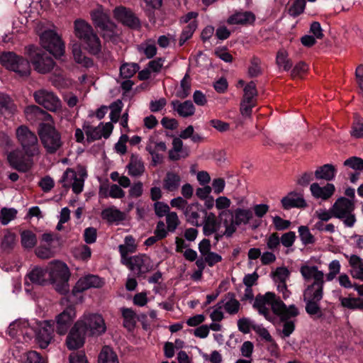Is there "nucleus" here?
I'll list each match as a JSON object with an SVG mask.
<instances>
[{
  "label": "nucleus",
  "instance_id": "nucleus-1",
  "mask_svg": "<svg viewBox=\"0 0 363 363\" xmlns=\"http://www.w3.org/2000/svg\"><path fill=\"white\" fill-rule=\"evenodd\" d=\"M323 284L324 282H313L303 291L306 311L314 320L322 318L323 316L320 306V302L323 296Z\"/></svg>",
  "mask_w": 363,
  "mask_h": 363
},
{
  "label": "nucleus",
  "instance_id": "nucleus-2",
  "mask_svg": "<svg viewBox=\"0 0 363 363\" xmlns=\"http://www.w3.org/2000/svg\"><path fill=\"white\" fill-rule=\"evenodd\" d=\"M48 281L57 291L65 294L69 291L70 273L67 264L61 261L55 260L49 263L46 268Z\"/></svg>",
  "mask_w": 363,
  "mask_h": 363
},
{
  "label": "nucleus",
  "instance_id": "nucleus-3",
  "mask_svg": "<svg viewBox=\"0 0 363 363\" xmlns=\"http://www.w3.org/2000/svg\"><path fill=\"white\" fill-rule=\"evenodd\" d=\"M38 134L44 148L49 154L57 152L63 145L60 133L52 124L41 123Z\"/></svg>",
  "mask_w": 363,
  "mask_h": 363
},
{
  "label": "nucleus",
  "instance_id": "nucleus-4",
  "mask_svg": "<svg viewBox=\"0 0 363 363\" xmlns=\"http://www.w3.org/2000/svg\"><path fill=\"white\" fill-rule=\"evenodd\" d=\"M35 320L29 322L26 319H17L10 323L7 333L16 342L28 343L35 336Z\"/></svg>",
  "mask_w": 363,
  "mask_h": 363
},
{
  "label": "nucleus",
  "instance_id": "nucleus-5",
  "mask_svg": "<svg viewBox=\"0 0 363 363\" xmlns=\"http://www.w3.org/2000/svg\"><path fill=\"white\" fill-rule=\"evenodd\" d=\"M354 208V201L343 196L338 198L332 206L334 218L342 220L347 228H352L357 222Z\"/></svg>",
  "mask_w": 363,
  "mask_h": 363
},
{
  "label": "nucleus",
  "instance_id": "nucleus-6",
  "mask_svg": "<svg viewBox=\"0 0 363 363\" xmlns=\"http://www.w3.org/2000/svg\"><path fill=\"white\" fill-rule=\"evenodd\" d=\"M0 63L6 69L15 72L20 77H28L30 74L29 61L13 52L1 53Z\"/></svg>",
  "mask_w": 363,
  "mask_h": 363
},
{
  "label": "nucleus",
  "instance_id": "nucleus-7",
  "mask_svg": "<svg viewBox=\"0 0 363 363\" xmlns=\"http://www.w3.org/2000/svg\"><path fill=\"white\" fill-rule=\"evenodd\" d=\"M16 138L28 157H34L40 155L37 135L28 126L25 125L18 126L16 130Z\"/></svg>",
  "mask_w": 363,
  "mask_h": 363
},
{
  "label": "nucleus",
  "instance_id": "nucleus-8",
  "mask_svg": "<svg viewBox=\"0 0 363 363\" xmlns=\"http://www.w3.org/2000/svg\"><path fill=\"white\" fill-rule=\"evenodd\" d=\"M87 173L85 168L80 167L77 171L68 168L63 173L60 179L62 186L65 188H72L74 193L80 194L84 189V184Z\"/></svg>",
  "mask_w": 363,
  "mask_h": 363
},
{
  "label": "nucleus",
  "instance_id": "nucleus-9",
  "mask_svg": "<svg viewBox=\"0 0 363 363\" xmlns=\"http://www.w3.org/2000/svg\"><path fill=\"white\" fill-rule=\"evenodd\" d=\"M230 220L225 219L223 225L225 228L224 235L230 237L236 230L237 227L247 224L253 217V212L250 208H238L233 212Z\"/></svg>",
  "mask_w": 363,
  "mask_h": 363
},
{
  "label": "nucleus",
  "instance_id": "nucleus-10",
  "mask_svg": "<svg viewBox=\"0 0 363 363\" xmlns=\"http://www.w3.org/2000/svg\"><path fill=\"white\" fill-rule=\"evenodd\" d=\"M40 38L41 46L55 58H59L64 55L65 45L61 38L54 30L44 31Z\"/></svg>",
  "mask_w": 363,
  "mask_h": 363
},
{
  "label": "nucleus",
  "instance_id": "nucleus-11",
  "mask_svg": "<svg viewBox=\"0 0 363 363\" xmlns=\"http://www.w3.org/2000/svg\"><path fill=\"white\" fill-rule=\"evenodd\" d=\"M91 17L95 26L99 28L105 37H111L116 33V26L110 20L109 13L101 6L91 12Z\"/></svg>",
  "mask_w": 363,
  "mask_h": 363
},
{
  "label": "nucleus",
  "instance_id": "nucleus-12",
  "mask_svg": "<svg viewBox=\"0 0 363 363\" xmlns=\"http://www.w3.org/2000/svg\"><path fill=\"white\" fill-rule=\"evenodd\" d=\"M78 320H82V328L93 335L104 333L106 326L103 317L96 313H85Z\"/></svg>",
  "mask_w": 363,
  "mask_h": 363
},
{
  "label": "nucleus",
  "instance_id": "nucleus-13",
  "mask_svg": "<svg viewBox=\"0 0 363 363\" xmlns=\"http://www.w3.org/2000/svg\"><path fill=\"white\" fill-rule=\"evenodd\" d=\"M34 326L35 340L38 344L43 349L48 347L53 339L54 321L44 320L39 323L35 321Z\"/></svg>",
  "mask_w": 363,
  "mask_h": 363
},
{
  "label": "nucleus",
  "instance_id": "nucleus-14",
  "mask_svg": "<svg viewBox=\"0 0 363 363\" xmlns=\"http://www.w3.org/2000/svg\"><path fill=\"white\" fill-rule=\"evenodd\" d=\"M33 97L37 104L50 111L57 112L61 109V101L51 91L43 89L38 90L34 92Z\"/></svg>",
  "mask_w": 363,
  "mask_h": 363
},
{
  "label": "nucleus",
  "instance_id": "nucleus-15",
  "mask_svg": "<svg viewBox=\"0 0 363 363\" xmlns=\"http://www.w3.org/2000/svg\"><path fill=\"white\" fill-rule=\"evenodd\" d=\"M137 275L147 273L152 268L150 258L145 255H138L124 259L121 262Z\"/></svg>",
  "mask_w": 363,
  "mask_h": 363
},
{
  "label": "nucleus",
  "instance_id": "nucleus-16",
  "mask_svg": "<svg viewBox=\"0 0 363 363\" xmlns=\"http://www.w3.org/2000/svg\"><path fill=\"white\" fill-rule=\"evenodd\" d=\"M290 271L285 267H279L272 271L271 277L277 287V291L284 299L288 298L291 292L287 288L286 281L289 279Z\"/></svg>",
  "mask_w": 363,
  "mask_h": 363
},
{
  "label": "nucleus",
  "instance_id": "nucleus-17",
  "mask_svg": "<svg viewBox=\"0 0 363 363\" xmlns=\"http://www.w3.org/2000/svg\"><path fill=\"white\" fill-rule=\"evenodd\" d=\"M87 140L94 141L104 138H108L113 130V125L111 123H100L97 126H91L89 123H85L83 125Z\"/></svg>",
  "mask_w": 363,
  "mask_h": 363
},
{
  "label": "nucleus",
  "instance_id": "nucleus-18",
  "mask_svg": "<svg viewBox=\"0 0 363 363\" xmlns=\"http://www.w3.org/2000/svg\"><path fill=\"white\" fill-rule=\"evenodd\" d=\"M75 308L70 305L55 317V329L57 334L63 335L67 333L72 323L76 318Z\"/></svg>",
  "mask_w": 363,
  "mask_h": 363
},
{
  "label": "nucleus",
  "instance_id": "nucleus-19",
  "mask_svg": "<svg viewBox=\"0 0 363 363\" xmlns=\"http://www.w3.org/2000/svg\"><path fill=\"white\" fill-rule=\"evenodd\" d=\"M82 320H77L70 329L66 339V345L70 350H77L84 344L85 330L82 328Z\"/></svg>",
  "mask_w": 363,
  "mask_h": 363
},
{
  "label": "nucleus",
  "instance_id": "nucleus-20",
  "mask_svg": "<svg viewBox=\"0 0 363 363\" xmlns=\"http://www.w3.org/2000/svg\"><path fill=\"white\" fill-rule=\"evenodd\" d=\"M30 57L35 70L40 74L50 72L55 65L52 57L38 50L34 51L33 55L30 53Z\"/></svg>",
  "mask_w": 363,
  "mask_h": 363
},
{
  "label": "nucleus",
  "instance_id": "nucleus-21",
  "mask_svg": "<svg viewBox=\"0 0 363 363\" xmlns=\"http://www.w3.org/2000/svg\"><path fill=\"white\" fill-rule=\"evenodd\" d=\"M32 158L28 157L24 152L23 153L20 150H15L7 155V160L10 165L21 172H26L31 167L33 164Z\"/></svg>",
  "mask_w": 363,
  "mask_h": 363
},
{
  "label": "nucleus",
  "instance_id": "nucleus-22",
  "mask_svg": "<svg viewBox=\"0 0 363 363\" xmlns=\"http://www.w3.org/2000/svg\"><path fill=\"white\" fill-rule=\"evenodd\" d=\"M274 293L267 292L264 296H257L253 303V307L257 310L260 315L269 319V308L273 310V304L278 301Z\"/></svg>",
  "mask_w": 363,
  "mask_h": 363
},
{
  "label": "nucleus",
  "instance_id": "nucleus-23",
  "mask_svg": "<svg viewBox=\"0 0 363 363\" xmlns=\"http://www.w3.org/2000/svg\"><path fill=\"white\" fill-rule=\"evenodd\" d=\"M104 284L102 279L96 275L88 274L81 277L72 289V295L75 296L90 288H100Z\"/></svg>",
  "mask_w": 363,
  "mask_h": 363
},
{
  "label": "nucleus",
  "instance_id": "nucleus-24",
  "mask_svg": "<svg viewBox=\"0 0 363 363\" xmlns=\"http://www.w3.org/2000/svg\"><path fill=\"white\" fill-rule=\"evenodd\" d=\"M206 213V210L198 202L189 203L184 213L186 220L194 225H201V218Z\"/></svg>",
  "mask_w": 363,
  "mask_h": 363
},
{
  "label": "nucleus",
  "instance_id": "nucleus-25",
  "mask_svg": "<svg viewBox=\"0 0 363 363\" xmlns=\"http://www.w3.org/2000/svg\"><path fill=\"white\" fill-rule=\"evenodd\" d=\"M310 191L315 199L327 201L334 195L335 186L332 183H327L321 186L318 183L314 182L310 186Z\"/></svg>",
  "mask_w": 363,
  "mask_h": 363
},
{
  "label": "nucleus",
  "instance_id": "nucleus-26",
  "mask_svg": "<svg viewBox=\"0 0 363 363\" xmlns=\"http://www.w3.org/2000/svg\"><path fill=\"white\" fill-rule=\"evenodd\" d=\"M24 114L26 120L32 123L40 121H51L52 120L50 114L35 105L26 107Z\"/></svg>",
  "mask_w": 363,
  "mask_h": 363
},
{
  "label": "nucleus",
  "instance_id": "nucleus-27",
  "mask_svg": "<svg viewBox=\"0 0 363 363\" xmlns=\"http://www.w3.org/2000/svg\"><path fill=\"white\" fill-rule=\"evenodd\" d=\"M281 203L284 209H291L293 208H305L307 203L303 199L302 194L296 191H291L286 196H284Z\"/></svg>",
  "mask_w": 363,
  "mask_h": 363
},
{
  "label": "nucleus",
  "instance_id": "nucleus-28",
  "mask_svg": "<svg viewBox=\"0 0 363 363\" xmlns=\"http://www.w3.org/2000/svg\"><path fill=\"white\" fill-rule=\"evenodd\" d=\"M273 311L278 315L282 320L295 317L298 314V310L294 305L287 307L279 298L273 304Z\"/></svg>",
  "mask_w": 363,
  "mask_h": 363
},
{
  "label": "nucleus",
  "instance_id": "nucleus-29",
  "mask_svg": "<svg viewBox=\"0 0 363 363\" xmlns=\"http://www.w3.org/2000/svg\"><path fill=\"white\" fill-rule=\"evenodd\" d=\"M113 15L116 20L129 27L135 28L139 25L138 19L131 11L124 7L116 8L113 11Z\"/></svg>",
  "mask_w": 363,
  "mask_h": 363
},
{
  "label": "nucleus",
  "instance_id": "nucleus-30",
  "mask_svg": "<svg viewBox=\"0 0 363 363\" xmlns=\"http://www.w3.org/2000/svg\"><path fill=\"white\" fill-rule=\"evenodd\" d=\"M101 217L109 223L118 225L126 219V213L112 206L102 211Z\"/></svg>",
  "mask_w": 363,
  "mask_h": 363
},
{
  "label": "nucleus",
  "instance_id": "nucleus-31",
  "mask_svg": "<svg viewBox=\"0 0 363 363\" xmlns=\"http://www.w3.org/2000/svg\"><path fill=\"white\" fill-rule=\"evenodd\" d=\"M231 203L230 199L225 196H218L215 200V207L218 212V217L223 223L225 219H228L230 215H232V211L229 210Z\"/></svg>",
  "mask_w": 363,
  "mask_h": 363
},
{
  "label": "nucleus",
  "instance_id": "nucleus-32",
  "mask_svg": "<svg viewBox=\"0 0 363 363\" xmlns=\"http://www.w3.org/2000/svg\"><path fill=\"white\" fill-rule=\"evenodd\" d=\"M74 33L82 42L94 33L91 26L83 19H77L74 22Z\"/></svg>",
  "mask_w": 363,
  "mask_h": 363
},
{
  "label": "nucleus",
  "instance_id": "nucleus-33",
  "mask_svg": "<svg viewBox=\"0 0 363 363\" xmlns=\"http://www.w3.org/2000/svg\"><path fill=\"white\" fill-rule=\"evenodd\" d=\"M300 272L306 281L313 279V282H324V274L316 266L303 265L300 268Z\"/></svg>",
  "mask_w": 363,
  "mask_h": 363
},
{
  "label": "nucleus",
  "instance_id": "nucleus-34",
  "mask_svg": "<svg viewBox=\"0 0 363 363\" xmlns=\"http://www.w3.org/2000/svg\"><path fill=\"white\" fill-rule=\"evenodd\" d=\"M201 221L203 224V232L206 236H209L218 231L219 229V223L217 220L216 216L214 213L210 212L205 213Z\"/></svg>",
  "mask_w": 363,
  "mask_h": 363
},
{
  "label": "nucleus",
  "instance_id": "nucleus-35",
  "mask_svg": "<svg viewBox=\"0 0 363 363\" xmlns=\"http://www.w3.org/2000/svg\"><path fill=\"white\" fill-rule=\"evenodd\" d=\"M28 279L33 284L38 285L45 284L48 281L47 269L40 267H35L26 276V285L28 284Z\"/></svg>",
  "mask_w": 363,
  "mask_h": 363
},
{
  "label": "nucleus",
  "instance_id": "nucleus-36",
  "mask_svg": "<svg viewBox=\"0 0 363 363\" xmlns=\"http://www.w3.org/2000/svg\"><path fill=\"white\" fill-rule=\"evenodd\" d=\"M13 355L21 363H45V361L35 351L14 350Z\"/></svg>",
  "mask_w": 363,
  "mask_h": 363
},
{
  "label": "nucleus",
  "instance_id": "nucleus-37",
  "mask_svg": "<svg viewBox=\"0 0 363 363\" xmlns=\"http://www.w3.org/2000/svg\"><path fill=\"white\" fill-rule=\"evenodd\" d=\"M128 174L131 177H138L145 172L144 163L141 157L138 155H132L130 162L127 165Z\"/></svg>",
  "mask_w": 363,
  "mask_h": 363
},
{
  "label": "nucleus",
  "instance_id": "nucleus-38",
  "mask_svg": "<svg viewBox=\"0 0 363 363\" xmlns=\"http://www.w3.org/2000/svg\"><path fill=\"white\" fill-rule=\"evenodd\" d=\"M82 43L84 48L90 54L96 55H99L101 50V40L95 32L82 41Z\"/></svg>",
  "mask_w": 363,
  "mask_h": 363
},
{
  "label": "nucleus",
  "instance_id": "nucleus-39",
  "mask_svg": "<svg viewBox=\"0 0 363 363\" xmlns=\"http://www.w3.org/2000/svg\"><path fill=\"white\" fill-rule=\"evenodd\" d=\"M172 105L173 109L182 117L186 118L193 116L195 113V107L191 101L187 100L184 102L174 101Z\"/></svg>",
  "mask_w": 363,
  "mask_h": 363
},
{
  "label": "nucleus",
  "instance_id": "nucleus-40",
  "mask_svg": "<svg viewBox=\"0 0 363 363\" xmlns=\"http://www.w3.org/2000/svg\"><path fill=\"white\" fill-rule=\"evenodd\" d=\"M255 19V15L250 11L237 12L230 16L227 22L230 25H245L252 23Z\"/></svg>",
  "mask_w": 363,
  "mask_h": 363
},
{
  "label": "nucleus",
  "instance_id": "nucleus-41",
  "mask_svg": "<svg viewBox=\"0 0 363 363\" xmlns=\"http://www.w3.org/2000/svg\"><path fill=\"white\" fill-rule=\"evenodd\" d=\"M223 308L230 315H235L240 308V302L235 298L233 294H228L220 301Z\"/></svg>",
  "mask_w": 363,
  "mask_h": 363
},
{
  "label": "nucleus",
  "instance_id": "nucleus-42",
  "mask_svg": "<svg viewBox=\"0 0 363 363\" xmlns=\"http://www.w3.org/2000/svg\"><path fill=\"white\" fill-rule=\"evenodd\" d=\"M351 267L350 274L354 279L363 281V259L357 255H351L349 259Z\"/></svg>",
  "mask_w": 363,
  "mask_h": 363
},
{
  "label": "nucleus",
  "instance_id": "nucleus-43",
  "mask_svg": "<svg viewBox=\"0 0 363 363\" xmlns=\"http://www.w3.org/2000/svg\"><path fill=\"white\" fill-rule=\"evenodd\" d=\"M314 174L317 179L330 182L334 179L336 174V169L333 165L326 164L318 167L315 171Z\"/></svg>",
  "mask_w": 363,
  "mask_h": 363
},
{
  "label": "nucleus",
  "instance_id": "nucleus-44",
  "mask_svg": "<svg viewBox=\"0 0 363 363\" xmlns=\"http://www.w3.org/2000/svg\"><path fill=\"white\" fill-rule=\"evenodd\" d=\"M137 245L134 238L132 235H127L124 238V243L118 246V250L121 257V262L125 259H128V255L133 253L136 250Z\"/></svg>",
  "mask_w": 363,
  "mask_h": 363
},
{
  "label": "nucleus",
  "instance_id": "nucleus-45",
  "mask_svg": "<svg viewBox=\"0 0 363 363\" xmlns=\"http://www.w3.org/2000/svg\"><path fill=\"white\" fill-rule=\"evenodd\" d=\"M181 183V177L179 174L174 172H167L163 180V188L164 190L174 192L176 191Z\"/></svg>",
  "mask_w": 363,
  "mask_h": 363
},
{
  "label": "nucleus",
  "instance_id": "nucleus-46",
  "mask_svg": "<svg viewBox=\"0 0 363 363\" xmlns=\"http://www.w3.org/2000/svg\"><path fill=\"white\" fill-rule=\"evenodd\" d=\"M187 156V152L183 148V142L179 138H174L172 148L169 150V157L172 160H178Z\"/></svg>",
  "mask_w": 363,
  "mask_h": 363
},
{
  "label": "nucleus",
  "instance_id": "nucleus-47",
  "mask_svg": "<svg viewBox=\"0 0 363 363\" xmlns=\"http://www.w3.org/2000/svg\"><path fill=\"white\" fill-rule=\"evenodd\" d=\"M16 107L11 99L6 94H0V113L11 116L15 113Z\"/></svg>",
  "mask_w": 363,
  "mask_h": 363
},
{
  "label": "nucleus",
  "instance_id": "nucleus-48",
  "mask_svg": "<svg viewBox=\"0 0 363 363\" xmlns=\"http://www.w3.org/2000/svg\"><path fill=\"white\" fill-rule=\"evenodd\" d=\"M72 54L74 61L82 67H90L93 65L92 60L83 54L79 45H73Z\"/></svg>",
  "mask_w": 363,
  "mask_h": 363
},
{
  "label": "nucleus",
  "instance_id": "nucleus-49",
  "mask_svg": "<svg viewBox=\"0 0 363 363\" xmlns=\"http://www.w3.org/2000/svg\"><path fill=\"white\" fill-rule=\"evenodd\" d=\"M98 363H119V361L113 350L108 346H104L99 353Z\"/></svg>",
  "mask_w": 363,
  "mask_h": 363
},
{
  "label": "nucleus",
  "instance_id": "nucleus-50",
  "mask_svg": "<svg viewBox=\"0 0 363 363\" xmlns=\"http://www.w3.org/2000/svg\"><path fill=\"white\" fill-rule=\"evenodd\" d=\"M140 52L143 53L147 58L153 57L157 53V48L154 39H147L138 47Z\"/></svg>",
  "mask_w": 363,
  "mask_h": 363
},
{
  "label": "nucleus",
  "instance_id": "nucleus-51",
  "mask_svg": "<svg viewBox=\"0 0 363 363\" xmlns=\"http://www.w3.org/2000/svg\"><path fill=\"white\" fill-rule=\"evenodd\" d=\"M101 197H111L113 199H122L125 196V191L117 184H111L107 190L100 189Z\"/></svg>",
  "mask_w": 363,
  "mask_h": 363
},
{
  "label": "nucleus",
  "instance_id": "nucleus-52",
  "mask_svg": "<svg viewBox=\"0 0 363 363\" xmlns=\"http://www.w3.org/2000/svg\"><path fill=\"white\" fill-rule=\"evenodd\" d=\"M122 315L123 318V325L128 330H132L136 324V314L131 308H122Z\"/></svg>",
  "mask_w": 363,
  "mask_h": 363
},
{
  "label": "nucleus",
  "instance_id": "nucleus-53",
  "mask_svg": "<svg viewBox=\"0 0 363 363\" xmlns=\"http://www.w3.org/2000/svg\"><path fill=\"white\" fill-rule=\"evenodd\" d=\"M16 242V234L10 231H6L1 242V249L4 252H9L14 247Z\"/></svg>",
  "mask_w": 363,
  "mask_h": 363
},
{
  "label": "nucleus",
  "instance_id": "nucleus-54",
  "mask_svg": "<svg viewBox=\"0 0 363 363\" xmlns=\"http://www.w3.org/2000/svg\"><path fill=\"white\" fill-rule=\"evenodd\" d=\"M257 91L255 82H250L244 88V94L242 101L254 102L256 104Z\"/></svg>",
  "mask_w": 363,
  "mask_h": 363
},
{
  "label": "nucleus",
  "instance_id": "nucleus-55",
  "mask_svg": "<svg viewBox=\"0 0 363 363\" xmlns=\"http://www.w3.org/2000/svg\"><path fill=\"white\" fill-rule=\"evenodd\" d=\"M21 244L24 248L31 249L37 242L35 235L30 230L23 231L21 234Z\"/></svg>",
  "mask_w": 363,
  "mask_h": 363
},
{
  "label": "nucleus",
  "instance_id": "nucleus-56",
  "mask_svg": "<svg viewBox=\"0 0 363 363\" xmlns=\"http://www.w3.org/2000/svg\"><path fill=\"white\" fill-rule=\"evenodd\" d=\"M139 68L137 63H125L121 66L120 73L123 78H130L139 70Z\"/></svg>",
  "mask_w": 363,
  "mask_h": 363
},
{
  "label": "nucleus",
  "instance_id": "nucleus-57",
  "mask_svg": "<svg viewBox=\"0 0 363 363\" xmlns=\"http://www.w3.org/2000/svg\"><path fill=\"white\" fill-rule=\"evenodd\" d=\"M238 328L244 334H248L251 330H255L257 323L249 318L243 317L238 320Z\"/></svg>",
  "mask_w": 363,
  "mask_h": 363
},
{
  "label": "nucleus",
  "instance_id": "nucleus-58",
  "mask_svg": "<svg viewBox=\"0 0 363 363\" xmlns=\"http://www.w3.org/2000/svg\"><path fill=\"white\" fill-rule=\"evenodd\" d=\"M277 64L285 71H289L291 67L292 63L288 59V53L285 50H280L277 55Z\"/></svg>",
  "mask_w": 363,
  "mask_h": 363
},
{
  "label": "nucleus",
  "instance_id": "nucleus-59",
  "mask_svg": "<svg viewBox=\"0 0 363 363\" xmlns=\"http://www.w3.org/2000/svg\"><path fill=\"white\" fill-rule=\"evenodd\" d=\"M196 28L197 23L196 21H191L188 24V26L183 30L179 38V44L180 46L183 45L187 40L191 38Z\"/></svg>",
  "mask_w": 363,
  "mask_h": 363
},
{
  "label": "nucleus",
  "instance_id": "nucleus-60",
  "mask_svg": "<svg viewBox=\"0 0 363 363\" xmlns=\"http://www.w3.org/2000/svg\"><path fill=\"white\" fill-rule=\"evenodd\" d=\"M123 106V103L121 100H117L111 104L109 106L111 109L109 115L111 121L109 123L113 124V123H117L118 121Z\"/></svg>",
  "mask_w": 363,
  "mask_h": 363
},
{
  "label": "nucleus",
  "instance_id": "nucleus-61",
  "mask_svg": "<svg viewBox=\"0 0 363 363\" xmlns=\"http://www.w3.org/2000/svg\"><path fill=\"white\" fill-rule=\"evenodd\" d=\"M350 134L354 138H363V118L357 115L355 116Z\"/></svg>",
  "mask_w": 363,
  "mask_h": 363
},
{
  "label": "nucleus",
  "instance_id": "nucleus-62",
  "mask_svg": "<svg viewBox=\"0 0 363 363\" xmlns=\"http://www.w3.org/2000/svg\"><path fill=\"white\" fill-rule=\"evenodd\" d=\"M17 214V211L13 208H3L0 211V221L3 225H7L13 220Z\"/></svg>",
  "mask_w": 363,
  "mask_h": 363
},
{
  "label": "nucleus",
  "instance_id": "nucleus-63",
  "mask_svg": "<svg viewBox=\"0 0 363 363\" xmlns=\"http://www.w3.org/2000/svg\"><path fill=\"white\" fill-rule=\"evenodd\" d=\"M190 91L191 84L187 77L185 76L181 81L180 85L176 91V96L180 99H185L189 95Z\"/></svg>",
  "mask_w": 363,
  "mask_h": 363
},
{
  "label": "nucleus",
  "instance_id": "nucleus-64",
  "mask_svg": "<svg viewBox=\"0 0 363 363\" xmlns=\"http://www.w3.org/2000/svg\"><path fill=\"white\" fill-rule=\"evenodd\" d=\"M36 255L42 259H48L54 255L53 247L40 242L39 247L35 249Z\"/></svg>",
  "mask_w": 363,
  "mask_h": 363
}]
</instances>
